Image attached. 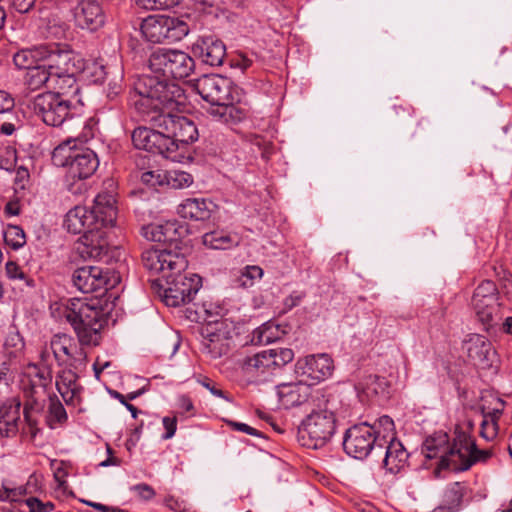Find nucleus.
<instances>
[{
    "mask_svg": "<svg viewBox=\"0 0 512 512\" xmlns=\"http://www.w3.org/2000/svg\"><path fill=\"white\" fill-rule=\"evenodd\" d=\"M166 171H145L141 175V181L153 188L165 186Z\"/></svg>",
    "mask_w": 512,
    "mask_h": 512,
    "instance_id": "3c124183",
    "label": "nucleus"
},
{
    "mask_svg": "<svg viewBox=\"0 0 512 512\" xmlns=\"http://www.w3.org/2000/svg\"><path fill=\"white\" fill-rule=\"evenodd\" d=\"M24 341L19 333L11 334L5 341V347L10 355L16 356L24 349Z\"/></svg>",
    "mask_w": 512,
    "mask_h": 512,
    "instance_id": "5fc2aeb1",
    "label": "nucleus"
},
{
    "mask_svg": "<svg viewBox=\"0 0 512 512\" xmlns=\"http://www.w3.org/2000/svg\"><path fill=\"white\" fill-rule=\"evenodd\" d=\"M79 69V67H76V70H70V73H59L51 76L48 88L56 90L55 93H59L62 96H65V94L68 93L77 94L79 87L76 82L75 74Z\"/></svg>",
    "mask_w": 512,
    "mask_h": 512,
    "instance_id": "7c9ffc66",
    "label": "nucleus"
},
{
    "mask_svg": "<svg viewBox=\"0 0 512 512\" xmlns=\"http://www.w3.org/2000/svg\"><path fill=\"white\" fill-rule=\"evenodd\" d=\"M165 505L175 512H187V505L184 501L169 496L165 499Z\"/></svg>",
    "mask_w": 512,
    "mask_h": 512,
    "instance_id": "052dcab7",
    "label": "nucleus"
},
{
    "mask_svg": "<svg viewBox=\"0 0 512 512\" xmlns=\"http://www.w3.org/2000/svg\"><path fill=\"white\" fill-rule=\"evenodd\" d=\"M297 372L302 376L320 382L329 378L334 371L332 358L326 354L308 355L299 359L296 364Z\"/></svg>",
    "mask_w": 512,
    "mask_h": 512,
    "instance_id": "412c9836",
    "label": "nucleus"
},
{
    "mask_svg": "<svg viewBox=\"0 0 512 512\" xmlns=\"http://www.w3.org/2000/svg\"><path fill=\"white\" fill-rule=\"evenodd\" d=\"M284 333L285 331L280 327V325L269 321L253 331L251 342L255 345L270 344L280 340Z\"/></svg>",
    "mask_w": 512,
    "mask_h": 512,
    "instance_id": "c756f323",
    "label": "nucleus"
},
{
    "mask_svg": "<svg viewBox=\"0 0 512 512\" xmlns=\"http://www.w3.org/2000/svg\"><path fill=\"white\" fill-rule=\"evenodd\" d=\"M465 349L473 365L481 369L492 367L496 352L487 337L480 334L469 335V338L465 341Z\"/></svg>",
    "mask_w": 512,
    "mask_h": 512,
    "instance_id": "4be33fe9",
    "label": "nucleus"
},
{
    "mask_svg": "<svg viewBox=\"0 0 512 512\" xmlns=\"http://www.w3.org/2000/svg\"><path fill=\"white\" fill-rule=\"evenodd\" d=\"M72 281L83 293H104L120 282V276L108 268L83 266L73 272Z\"/></svg>",
    "mask_w": 512,
    "mask_h": 512,
    "instance_id": "9b49d317",
    "label": "nucleus"
},
{
    "mask_svg": "<svg viewBox=\"0 0 512 512\" xmlns=\"http://www.w3.org/2000/svg\"><path fill=\"white\" fill-rule=\"evenodd\" d=\"M50 78V74L47 72L45 67L42 64H37L36 66L27 70L25 82L30 89L36 90L43 85L48 88V84H50Z\"/></svg>",
    "mask_w": 512,
    "mask_h": 512,
    "instance_id": "4c0bfd02",
    "label": "nucleus"
},
{
    "mask_svg": "<svg viewBox=\"0 0 512 512\" xmlns=\"http://www.w3.org/2000/svg\"><path fill=\"white\" fill-rule=\"evenodd\" d=\"M31 108L43 123L59 127L72 117L73 103L59 93L46 92L34 97Z\"/></svg>",
    "mask_w": 512,
    "mask_h": 512,
    "instance_id": "1a4fd4ad",
    "label": "nucleus"
},
{
    "mask_svg": "<svg viewBox=\"0 0 512 512\" xmlns=\"http://www.w3.org/2000/svg\"><path fill=\"white\" fill-rule=\"evenodd\" d=\"M143 265L150 271L161 273L165 279L172 270L184 271L188 262L186 258L170 250L148 249L142 253Z\"/></svg>",
    "mask_w": 512,
    "mask_h": 512,
    "instance_id": "dca6fc26",
    "label": "nucleus"
},
{
    "mask_svg": "<svg viewBox=\"0 0 512 512\" xmlns=\"http://www.w3.org/2000/svg\"><path fill=\"white\" fill-rule=\"evenodd\" d=\"M149 67L153 73L162 75L163 79L156 75H149L150 77L173 83L168 78L184 79L190 76L195 69V62L188 53L182 50L158 49L150 56ZM146 76L143 75L141 78Z\"/></svg>",
    "mask_w": 512,
    "mask_h": 512,
    "instance_id": "423d86ee",
    "label": "nucleus"
},
{
    "mask_svg": "<svg viewBox=\"0 0 512 512\" xmlns=\"http://www.w3.org/2000/svg\"><path fill=\"white\" fill-rule=\"evenodd\" d=\"M281 406L289 409L306 402L310 396V386L302 383H283L276 387Z\"/></svg>",
    "mask_w": 512,
    "mask_h": 512,
    "instance_id": "cd10ccee",
    "label": "nucleus"
},
{
    "mask_svg": "<svg viewBox=\"0 0 512 512\" xmlns=\"http://www.w3.org/2000/svg\"><path fill=\"white\" fill-rule=\"evenodd\" d=\"M302 298L303 296L299 293H293L291 295H289L285 300H284V306L285 308L287 309H292L293 307L297 306L300 304V302L302 301Z\"/></svg>",
    "mask_w": 512,
    "mask_h": 512,
    "instance_id": "69168bd1",
    "label": "nucleus"
},
{
    "mask_svg": "<svg viewBox=\"0 0 512 512\" xmlns=\"http://www.w3.org/2000/svg\"><path fill=\"white\" fill-rule=\"evenodd\" d=\"M459 448L452 450L451 454L458 455L457 470H468L475 462L484 461L491 455L489 451L480 450L466 432L458 433Z\"/></svg>",
    "mask_w": 512,
    "mask_h": 512,
    "instance_id": "b1692460",
    "label": "nucleus"
},
{
    "mask_svg": "<svg viewBox=\"0 0 512 512\" xmlns=\"http://www.w3.org/2000/svg\"><path fill=\"white\" fill-rule=\"evenodd\" d=\"M336 429V419L332 411H313L307 416L299 430L303 445L318 449L330 441Z\"/></svg>",
    "mask_w": 512,
    "mask_h": 512,
    "instance_id": "9d476101",
    "label": "nucleus"
},
{
    "mask_svg": "<svg viewBox=\"0 0 512 512\" xmlns=\"http://www.w3.org/2000/svg\"><path fill=\"white\" fill-rule=\"evenodd\" d=\"M478 320L488 329L498 311V290L491 280L482 281L474 291L471 300Z\"/></svg>",
    "mask_w": 512,
    "mask_h": 512,
    "instance_id": "2eb2a0df",
    "label": "nucleus"
},
{
    "mask_svg": "<svg viewBox=\"0 0 512 512\" xmlns=\"http://www.w3.org/2000/svg\"><path fill=\"white\" fill-rule=\"evenodd\" d=\"M111 366V362L110 361H104V362H101L99 359H96V361L94 362L93 364V371H94V375H95V378L97 380L100 379V375L101 373L107 369L108 367Z\"/></svg>",
    "mask_w": 512,
    "mask_h": 512,
    "instance_id": "338daca9",
    "label": "nucleus"
},
{
    "mask_svg": "<svg viewBox=\"0 0 512 512\" xmlns=\"http://www.w3.org/2000/svg\"><path fill=\"white\" fill-rule=\"evenodd\" d=\"M134 97L135 109L143 120L160 129L175 144L173 154L180 158L179 146L194 142L198 138L194 122L178 114L185 99L181 87L176 83L146 76L135 83Z\"/></svg>",
    "mask_w": 512,
    "mask_h": 512,
    "instance_id": "f257e3e1",
    "label": "nucleus"
},
{
    "mask_svg": "<svg viewBox=\"0 0 512 512\" xmlns=\"http://www.w3.org/2000/svg\"><path fill=\"white\" fill-rule=\"evenodd\" d=\"M376 449L380 453L384 450L383 464L390 473H398L406 465L409 455L399 440L391 438L385 446L377 445Z\"/></svg>",
    "mask_w": 512,
    "mask_h": 512,
    "instance_id": "c85d7f7f",
    "label": "nucleus"
},
{
    "mask_svg": "<svg viewBox=\"0 0 512 512\" xmlns=\"http://www.w3.org/2000/svg\"><path fill=\"white\" fill-rule=\"evenodd\" d=\"M102 310L82 299H71L64 310V317L73 327L77 339L66 333L54 334L47 350L52 352L61 368H84L87 353L84 345H97L103 327Z\"/></svg>",
    "mask_w": 512,
    "mask_h": 512,
    "instance_id": "f03ea898",
    "label": "nucleus"
},
{
    "mask_svg": "<svg viewBox=\"0 0 512 512\" xmlns=\"http://www.w3.org/2000/svg\"><path fill=\"white\" fill-rule=\"evenodd\" d=\"M111 395L115 399H117L123 406H125L127 408V410H129L131 412V415L134 419L137 417V414H138L137 408L134 405L128 403L127 398L123 394H121L117 391H114Z\"/></svg>",
    "mask_w": 512,
    "mask_h": 512,
    "instance_id": "e2e57ef3",
    "label": "nucleus"
},
{
    "mask_svg": "<svg viewBox=\"0 0 512 512\" xmlns=\"http://www.w3.org/2000/svg\"><path fill=\"white\" fill-rule=\"evenodd\" d=\"M82 73L92 83H102L106 78L104 65L97 61H91L82 68Z\"/></svg>",
    "mask_w": 512,
    "mask_h": 512,
    "instance_id": "c03bdc74",
    "label": "nucleus"
},
{
    "mask_svg": "<svg viewBox=\"0 0 512 512\" xmlns=\"http://www.w3.org/2000/svg\"><path fill=\"white\" fill-rule=\"evenodd\" d=\"M5 270H6V274L9 279L23 280L25 282L26 286H28V287H33L35 285L34 280L32 278H30L29 276H27L22 271V269L19 267V265L16 264L15 262H11V261L7 262L6 266H5Z\"/></svg>",
    "mask_w": 512,
    "mask_h": 512,
    "instance_id": "8fccbe9b",
    "label": "nucleus"
},
{
    "mask_svg": "<svg viewBox=\"0 0 512 512\" xmlns=\"http://www.w3.org/2000/svg\"><path fill=\"white\" fill-rule=\"evenodd\" d=\"M116 217L115 195L110 191H103L95 197L91 209L80 205L70 209L64 226L71 233L85 235L88 230L113 227Z\"/></svg>",
    "mask_w": 512,
    "mask_h": 512,
    "instance_id": "20e7f679",
    "label": "nucleus"
},
{
    "mask_svg": "<svg viewBox=\"0 0 512 512\" xmlns=\"http://www.w3.org/2000/svg\"><path fill=\"white\" fill-rule=\"evenodd\" d=\"M202 239L203 244L211 249H229L238 243L236 237H232L223 230L206 233Z\"/></svg>",
    "mask_w": 512,
    "mask_h": 512,
    "instance_id": "72a5a7b5",
    "label": "nucleus"
},
{
    "mask_svg": "<svg viewBox=\"0 0 512 512\" xmlns=\"http://www.w3.org/2000/svg\"><path fill=\"white\" fill-rule=\"evenodd\" d=\"M375 433L374 428L366 422L351 426L347 429L343 439L345 452L356 459H364L371 452L377 453L378 440Z\"/></svg>",
    "mask_w": 512,
    "mask_h": 512,
    "instance_id": "f8f14e48",
    "label": "nucleus"
},
{
    "mask_svg": "<svg viewBox=\"0 0 512 512\" xmlns=\"http://www.w3.org/2000/svg\"><path fill=\"white\" fill-rule=\"evenodd\" d=\"M182 0H137V4L146 10L171 9Z\"/></svg>",
    "mask_w": 512,
    "mask_h": 512,
    "instance_id": "de8ad7c7",
    "label": "nucleus"
},
{
    "mask_svg": "<svg viewBox=\"0 0 512 512\" xmlns=\"http://www.w3.org/2000/svg\"><path fill=\"white\" fill-rule=\"evenodd\" d=\"M141 31L152 43H172L182 40L189 33L188 23L178 17L149 16L143 20Z\"/></svg>",
    "mask_w": 512,
    "mask_h": 512,
    "instance_id": "0eeeda50",
    "label": "nucleus"
},
{
    "mask_svg": "<svg viewBox=\"0 0 512 512\" xmlns=\"http://www.w3.org/2000/svg\"><path fill=\"white\" fill-rule=\"evenodd\" d=\"M459 432L458 430L455 431L456 436L452 445H449V438L446 433H438L427 438L423 444V452L426 458H439V465L442 468L457 470L455 465H458V455L451 454V452L460 446V443H458Z\"/></svg>",
    "mask_w": 512,
    "mask_h": 512,
    "instance_id": "f3484780",
    "label": "nucleus"
},
{
    "mask_svg": "<svg viewBox=\"0 0 512 512\" xmlns=\"http://www.w3.org/2000/svg\"><path fill=\"white\" fill-rule=\"evenodd\" d=\"M48 356V351L41 353V363H31L27 366V376L29 380H35L38 384L48 386L52 381V369L48 364H44Z\"/></svg>",
    "mask_w": 512,
    "mask_h": 512,
    "instance_id": "473e14b6",
    "label": "nucleus"
},
{
    "mask_svg": "<svg viewBox=\"0 0 512 512\" xmlns=\"http://www.w3.org/2000/svg\"><path fill=\"white\" fill-rule=\"evenodd\" d=\"M52 162L57 167H66L73 179L91 177L99 166L96 153L75 139L60 143L52 152Z\"/></svg>",
    "mask_w": 512,
    "mask_h": 512,
    "instance_id": "39448f33",
    "label": "nucleus"
},
{
    "mask_svg": "<svg viewBox=\"0 0 512 512\" xmlns=\"http://www.w3.org/2000/svg\"><path fill=\"white\" fill-rule=\"evenodd\" d=\"M46 388L43 384L36 383L35 380H29V382L23 383V392L27 398V405L32 408L37 405L40 400L46 395Z\"/></svg>",
    "mask_w": 512,
    "mask_h": 512,
    "instance_id": "37998d69",
    "label": "nucleus"
},
{
    "mask_svg": "<svg viewBox=\"0 0 512 512\" xmlns=\"http://www.w3.org/2000/svg\"><path fill=\"white\" fill-rule=\"evenodd\" d=\"M40 46L33 49H22L14 54L13 62L19 69L29 70L41 61Z\"/></svg>",
    "mask_w": 512,
    "mask_h": 512,
    "instance_id": "e433bc0d",
    "label": "nucleus"
},
{
    "mask_svg": "<svg viewBox=\"0 0 512 512\" xmlns=\"http://www.w3.org/2000/svg\"><path fill=\"white\" fill-rule=\"evenodd\" d=\"M167 287L163 301L167 306L178 307L190 303L202 286V279L194 273L172 270L166 275Z\"/></svg>",
    "mask_w": 512,
    "mask_h": 512,
    "instance_id": "6e6552de",
    "label": "nucleus"
},
{
    "mask_svg": "<svg viewBox=\"0 0 512 512\" xmlns=\"http://www.w3.org/2000/svg\"><path fill=\"white\" fill-rule=\"evenodd\" d=\"M24 493V488L12 486L10 482L4 481L0 486V501H18Z\"/></svg>",
    "mask_w": 512,
    "mask_h": 512,
    "instance_id": "49530a36",
    "label": "nucleus"
},
{
    "mask_svg": "<svg viewBox=\"0 0 512 512\" xmlns=\"http://www.w3.org/2000/svg\"><path fill=\"white\" fill-rule=\"evenodd\" d=\"M30 512H51L54 510V504L50 501L42 502L38 498L30 497L25 500Z\"/></svg>",
    "mask_w": 512,
    "mask_h": 512,
    "instance_id": "6e6d98bb",
    "label": "nucleus"
},
{
    "mask_svg": "<svg viewBox=\"0 0 512 512\" xmlns=\"http://www.w3.org/2000/svg\"><path fill=\"white\" fill-rule=\"evenodd\" d=\"M216 205L205 198H187L178 206V214L185 219L207 221L215 212Z\"/></svg>",
    "mask_w": 512,
    "mask_h": 512,
    "instance_id": "a878e982",
    "label": "nucleus"
},
{
    "mask_svg": "<svg viewBox=\"0 0 512 512\" xmlns=\"http://www.w3.org/2000/svg\"><path fill=\"white\" fill-rule=\"evenodd\" d=\"M35 4V0H13L15 9L20 13L29 12Z\"/></svg>",
    "mask_w": 512,
    "mask_h": 512,
    "instance_id": "0e129e2a",
    "label": "nucleus"
},
{
    "mask_svg": "<svg viewBox=\"0 0 512 512\" xmlns=\"http://www.w3.org/2000/svg\"><path fill=\"white\" fill-rule=\"evenodd\" d=\"M362 391L368 396H387L389 391L388 381L384 377L377 375L367 376L362 383L359 384Z\"/></svg>",
    "mask_w": 512,
    "mask_h": 512,
    "instance_id": "f704fd0d",
    "label": "nucleus"
},
{
    "mask_svg": "<svg viewBox=\"0 0 512 512\" xmlns=\"http://www.w3.org/2000/svg\"><path fill=\"white\" fill-rule=\"evenodd\" d=\"M463 496H464V487L458 482L453 483L445 491L444 508L448 512L457 511L461 506Z\"/></svg>",
    "mask_w": 512,
    "mask_h": 512,
    "instance_id": "58836bf2",
    "label": "nucleus"
},
{
    "mask_svg": "<svg viewBox=\"0 0 512 512\" xmlns=\"http://www.w3.org/2000/svg\"><path fill=\"white\" fill-rule=\"evenodd\" d=\"M5 243L13 250H18L26 243L24 230L17 225H8L3 231Z\"/></svg>",
    "mask_w": 512,
    "mask_h": 512,
    "instance_id": "ea45409f",
    "label": "nucleus"
},
{
    "mask_svg": "<svg viewBox=\"0 0 512 512\" xmlns=\"http://www.w3.org/2000/svg\"><path fill=\"white\" fill-rule=\"evenodd\" d=\"M184 228L177 221H166L163 223V233L166 242H177L182 236Z\"/></svg>",
    "mask_w": 512,
    "mask_h": 512,
    "instance_id": "603ef678",
    "label": "nucleus"
},
{
    "mask_svg": "<svg viewBox=\"0 0 512 512\" xmlns=\"http://www.w3.org/2000/svg\"><path fill=\"white\" fill-rule=\"evenodd\" d=\"M131 490L143 500H150L155 496V490L148 484L141 483L131 487Z\"/></svg>",
    "mask_w": 512,
    "mask_h": 512,
    "instance_id": "4d7b16f0",
    "label": "nucleus"
},
{
    "mask_svg": "<svg viewBox=\"0 0 512 512\" xmlns=\"http://www.w3.org/2000/svg\"><path fill=\"white\" fill-rule=\"evenodd\" d=\"M141 234L144 238L152 242H163L165 243V235L163 233V223H152L143 226Z\"/></svg>",
    "mask_w": 512,
    "mask_h": 512,
    "instance_id": "a18cd8bd",
    "label": "nucleus"
},
{
    "mask_svg": "<svg viewBox=\"0 0 512 512\" xmlns=\"http://www.w3.org/2000/svg\"><path fill=\"white\" fill-rule=\"evenodd\" d=\"M14 119L12 116H8V121H5L0 126V133L6 136H10L14 133L16 126L15 123L10 121V119Z\"/></svg>",
    "mask_w": 512,
    "mask_h": 512,
    "instance_id": "774afa93",
    "label": "nucleus"
},
{
    "mask_svg": "<svg viewBox=\"0 0 512 512\" xmlns=\"http://www.w3.org/2000/svg\"><path fill=\"white\" fill-rule=\"evenodd\" d=\"M67 413L62 403L56 398H50L48 407L47 423L50 428L67 421Z\"/></svg>",
    "mask_w": 512,
    "mask_h": 512,
    "instance_id": "a19ab883",
    "label": "nucleus"
},
{
    "mask_svg": "<svg viewBox=\"0 0 512 512\" xmlns=\"http://www.w3.org/2000/svg\"><path fill=\"white\" fill-rule=\"evenodd\" d=\"M163 426L165 428V433L162 435V439L168 440L171 439L176 432L177 429V419L176 417H164L162 419Z\"/></svg>",
    "mask_w": 512,
    "mask_h": 512,
    "instance_id": "13d9d810",
    "label": "nucleus"
},
{
    "mask_svg": "<svg viewBox=\"0 0 512 512\" xmlns=\"http://www.w3.org/2000/svg\"><path fill=\"white\" fill-rule=\"evenodd\" d=\"M227 424L235 431L243 432V433H246L248 435H253V436L260 435V432L258 430H256L255 428H253L245 423L228 420Z\"/></svg>",
    "mask_w": 512,
    "mask_h": 512,
    "instance_id": "bf43d9fd",
    "label": "nucleus"
},
{
    "mask_svg": "<svg viewBox=\"0 0 512 512\" xmlns=\"http://www.w3.org/2000/svg\"><path fill=\"white\" fill-rule=\"evenodd\" d=\"M193 54L204 64L217 67L226 56L224 43L213 35L199 37L192 45Z\"/></svg>",
    "mask_w": 512,
    "mask_h": 512,
    "instance_id": "5701e85b",
    "label": "nucleus"
},
{
    "mask_svg": "<svg viewBox=\"0 0 512 512\" xmlns=\"http://www.w3.org/2000/svg\"><path fill=\"white\" fill-rule=\"evenodd\" d=\"M202 351L212 359H217L227 354L229 351V344L223 334L211 332L203 338Z\"/></svg>",
    "mask_w": 512,
    "mask_h": 512,
    "instance_id": "2f4dec72",
    "label": "nucleus"
},
{
    "mask_svg": "<svg viewBox=\"0 0 512 512\" xmlns=\"http://www.w3.org/2000/svg\"><path fill=\"white\" fill-rule=\"evenodd\" d=\"M193 183V177L191 174L180 171L170 170L166 171L165 186L172 189H182L189 187Z\"/></svg>",
    "mask_w": 512,
    "mask_h": 512,
    "instance_id": "79ce46f5",
    "label": "nucleus"
},
{
    "mask_svg": "<svg viewBox=\"0 0 512 512\" xmlns=\"http://www.w3.org/2000/svg\"><path fill=\"white\" fill-rule=\"evenodd\" d=\"M80 369L62 368L56 375V389L67 405L76 406L80 403L82 387L77 373Z\"/></svg>",
    "mask_w": 512,
    "mask_h": 512,
    "instance_id": "393cba45",
    "label": "nucleus"
},
{
    "mask_svg": "<svg viewBox=\"0 0 512 512\" xmlns=\"http://www.w3.org/2000/svg\"><path fill=\"white\" fill-rule=\"evenodd\" d=\"M132 142L137 149L159 154L173 162H179L178 155L173 154L175 144L164 136L160 129L138 127L132 133Z\"/></svg>",
    "mask_w": 512,
    "mask_h": 512,
    "instance_id": "4468645a",
    "label": "nucleus"
},
{
    "mask_svg": "<svg viewBox=\"0 0 512 512\" xmlns=\"http://www.w3.org/2000/svg\"><path fill=\"white\" fill-rule=\"evenodd\" d=\"M14 105V98L6 91L0 90V115L12 116L16 120L13 113Z\"/></svg>",
    "mask_w": 512,
    "mask_h": 512,
    "instance_id": "864d4df0",
    "label": "nucleus"
},
{
    "mask_svg": "<svg viewBox=\"0 0 512 512\" xmlns=\"http://www.w3.org/2000/svg\"><path fill=\"white\" fill-rule=\"evenodd\" d=\"M263 275V270L259 266H247L240 275L238 281L243 287H250L253 285L255 279H260Z\"/></svg>",
    "mask_w": 512,
    "mask_h": 512,
    "instance_id": "09e8293b",
    "label": "nucleus"
},
{
    "mask_svg": "<svg viewBox=\"0 0 512 512\" xmlns=\"http://www.w3.org/2000/svg\"><path fill=\"white\" fill-rule=\"evenodd\" d=\"M41 62L50 77L70 73V70H76L73 62L72 53L68 50L60 48L58 45H41L40 46Z\"/></svg>",
    "mask_w": 512,
    "mask_h": 512,
    "instance_id": "aec40b11",
    "label": "nucleus"
},
{
    "mask_svg": "<svg viewBox=\"0 0 512 512\" xmlns=\"http://www.w3.org/2000/svg\"><path fill=\"white\" fill-rule=\"evenodd\" d=\"M370 427L374 428L375 436H377V445L385 446L388 443V440L394 437V422L391 417L387 415H383L378 418L373 424H370Z\"/></svg>",
    "mask_w": 512,
    "mask_h": 512,
    "instance_id": "c9c22d12",
    "label": "nucleus"
},
{
    "mask_svg": "<svg viewBox=\"0 0 512 512\" xmlns=\"http://www.w3.org/2000/svg\"><path fill=\"white\" fill-rule=\"evenodd\" d=\"M195 90L211 107L208 113L217 121L235 124L246 117L243 108L235 105L239 101L237 87L224 76L204 75L195 83Z\"/></svg>",
    "mask_w": 512,
    "mask_h": 512,
    "instance_id": "7ed1b4c3",
    "label": "nucleus"
},
{
    "mask_svg": "<svg viewBox=\"0 0 512 512\" xmlns=\"http://www.w3.org/2000/svg\"><path fill=\"white\" fill-rule=\"evenodd\" d=\"M75 25L83 30L95 32L106 22L102 0H79L74 9Z\"/></svg>",
    "mask_w": 512,
    "mask_h": 512,
    "instance_id": "6ab92c4d",
    "label": "nucleus"
},
{
    "mask_svg": "<svg viewBox=\"0 0 512 512\" xmlns=\"http://www.w3.org/2000/svg\"><path fill=\"white\" fill-rule=\"evenodd\" d=\"M293 358L294 352L289 348L263 350L246 357L241 367L245 373L259 376L285 366Z\"/></svg>",
    "mask_w": 512,
    "mask_h": 512,
    "instance_id": "ddd939ff",
    "label": "nucleus"
},
{
    "mask_svg": "<svg viewBox=\"0 0 512 512\" xmlns=\"http://www.w3.org/2000/svg\"><path fill=\"white\" fill-rule=\"evenodd\" d=\"M106 229L88 230L85 235L79 238L76 250L83 259L109 261L110 246L107 240Z\"/></svg>",
    "mask_w": 512,
    "mask_h": 512,
    "instance_id": "a211bd4d",
    "label": "nucleus"
},
{
    "mask_svg": "<svg viewBox=\"0 0 512 512\" xmlns=\"http://www.w3.org/2000/svg\"><path fill=\"white\" fill-rule=\"evenodd\" d=\"M21 423V403L18 399H11L0 405V435L13 437L19 431Z\"/></svg>",
    "mask_w": 512,
    "mask_h": 512,
    "instance_id": "bb28decb",
    "label": "nucleus"
},
{
    "mask_svg": "<svg viewBox=\"0 0 512 512\" xmlns=\"http://www.w3.org/2000/svg\"><path fill=\"white\" fill-rule=\"evenodd\" d=\"M201 384L210 391V393L216 397L223 398L225 400H229L225 395L224 391L218 388L214 383H212L209 379H204Z\"/></svg>",
    "mask_w": 512,
    "mask_h": 512,
    "instance_id": "680f3d73",
    "label": "nucleus"
}]
</instances>
